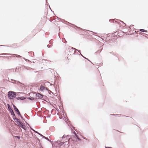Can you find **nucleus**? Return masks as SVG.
<instances>
[{
	"label": "nucleus",
	"instance_id": "obj_1",
	"mask_svg": "<svg viewBox=\"0 0 148 148\" xmlns=\"http://www.w3.org/2000/svg\"><path fill=\"white\" fill-rule=\"evenodd\" d=\"M75 48L72 47H70L67 49L65 53V54L66 56V55L67 59H68L67 55H71L74 54L75 53Z\"/></svg>",
	"mask_w": 148,
	"mask_h": 148
},
{
	"label": "nucleus",
	"instance_id": "obj_2",
	"mask_svg": "<svg viewBox=\"0 0 148 148\" xmlns=\"http://www.w3.org/2000/svg\"><path fill=\"white\" fill-rule=\"evenodd\" d=\"M72 135L71 137L69 139V140L71 139L73 141H77V139L80 140L77 135L75 132H72Z\"/></svg>",
	"mask_w": 148,
	"mask_h": 148
},
{
	"label": "nucleus",
	"instance_id": "obj_3",
	"mask_svg": "<svg viewBox=\"0 0 148 148\" xmlns=\"http://www.w3.org/2000/svg\"><path fill=\"white\" fill-rule=\"evenodd\" d=\"M16 94L15 92L13 91H9L8 92V97L10 99H13L15 97Z\"/></svg>",
	"mask_w": 148,
	"mask_h": 148
},
{
	"label": "nucleus",
	"instance_id": "obj_4",
	"mask_svg": "<svg viewBox=\"0 0 148 148\" xmlns=\"http://www.w3.org/2000/svg\"><path fill=\"white\" fill-rule=\"evenodd\" d=\"M103 49V46H101L100 47L99 49L96 51V53H100L102 50Z\"/></svg>",
	"mask_w": 148,
	"mask_h": 148
},
{
	"label": "nucleus",
	"instance_id": "obj_5",
	"mask_svg": "<svg viewBox=\"0 0 148 148\" xmlns=\"http://www.w3.org/2000/svg\"><path fill=\"white\" fill-rule=\"evenodd\" d=\"M14 110H15V111L17 112V114H18L19 115H21V114H20V113L19 111L18 110V108L15 106L14 107Z\"/></svg>",
	"mask_w": 148,
	"mask_h": 148
},
{
	"label": "nucleus",
	"instance_id": "obj_6",
	"mask_svg": "<svg viewBox=\"0 0 148 148\" xmlns=\"http://www.w3.org/2000/svg\"><path fill=\"white\" fill-rule=\"evenodd\" d=\"M18 124H20V126L21 127L23 128L24 129V128H25L24 125H23L20 122L18 121Z\"/></svg>",
	"mask_w": 148,
	"mask_h": 148
},
{
	"label": "nucleus",
	"instance_id": "obj_7",
	"mask_svg": "<svg viewBox=\"0 0 148 148\" xmlns=\"http://www.w3.org/2000/svg\"><path fill=\"white\" fill-rule=\"evenodd\" d=\"M37 97H38L40 98H42V95L40 93H38L36 94Z\"/></svg>",
	"mask_w": 148,
	"mask_h": 148
},
{
	"label": "nucleus",
	"instance_id": "obj_8",
	"mask_svg": "<svg viewBox=\"0 0 148 148\" xmlns=\"http://www.w3.org/2000/svg\"><path fill=\"white\" fill-rule=\"evenodd\" d=\"M133 25H131L130 26V27H129V28L128 29L129 30H130V29H131V28H132V29L133 30V31H134V27H133Z\"/></svg>",
	"mask_w": 148,
	"mask_h": 148
},
{
	"label": "nucleus",
	"instance_id": "obj_9",
	"mask_svg": "<svg viewBox=\"0 0 148 148\" xmlns=\"http://www.w3.org/2000/svg\"><path fill=\"white\" fill-rule=\"evenodd\" d=\"M45 87L43 86H41L40 88V90H41V91H42L44 90L45 89Z\"/></svg>",
	"mask_w": 148,
	"mask_h": 148
},
{
	"label": "nucleus",
	"instance_id": "obj_10",
	"mask_svg": "<svg viewBox=\"0 0 148 148\" xmlns=\"http://www.w3.org/2000/svg\"><path fill=\"white\" fill-rule=\"evenodd\" d=\"M140 31L141 32H147V31L146 30L144 29H140Z\"/></svg>",
	"mask_w": 148,
	"mask_h": 148
},
{
	"label": "nucleus",
	"instance_id": "obj_11",
	"mask_svg": "<svg viewBox=\"0 0 148 148\" xmlns=\"http://www.w3.org/2000/svg\"><path fill=\"white\" fill-rule=\"evenodd\" d=\"M15 137L17 138L18 139H20V137L19 136H15Z\"/></svg>",
	"mask_w": 148,
	"mask_h": 148
},
{
	"label": "nucleus",
	"instance_id": "obj_12",
	"mask_svg": "<svg viewBox=\"0 0 148 148\" xmlns=\"http://www.w3.org/2000/svg\"><path fill=\"white\" fill-rule=\"evenodd\" d=\"M11 114H12V115L13 114H14V112L12 110Z\"/></svg>",
	"mask_w": 148,
	"mask_h": 148
},
{
	"label": "nucleus",
	"instance_id": "obj_13",
	"mask_svg": "<svg viewBox=\"0 0 148 148\" xmlns=\"http://www.w3.org/2000/svg\"><path fill=\"white\" fill-rule=\"evenodd\" d=\"M5 54H6V53L1 54H0V55H5ZM8 55H11V54H8Z\"/></svg>",
	"mask_w": 148,
	"mask_h": 148
},
{
	"label": "nucleus",
	"instance_id": "obj_14",
	"mask_svg": "<svg viewBox=\"0 0 148 148\" xmlns=\"http://www.w3.org/2000/svg\"><path fill=\"white\" fill-rule=\"evenodd\" d=\"M105 148H112L111 147H105Z\"/></svg>",
	"mask_w": 148,
	"mask_h": 148
},
{
	"label": "nucleus",
	"instance_id": "obj_15",
	"mask_svg": "<svg viewBox=\"0 0 148 148\" xmlns=\"http://www.w3.org/2000/svg\"><path fill=\"white\" fill-rule=\"evenodd\" d=\"M18 56H17V57H20L21 56L19 55H17Z\"/></svg>",
	"mask_w": 148,
	"mask_h": 148
},
{
	"label": "nucleus",
	"instance_id": "obj_16",
	"mask_svg": "<svg viewBox=\"0 0 148 148\" xmlns=\"http://www.w3.org/2000/svg\"><path fill=\"white\" fill-rule=\"evenodd\" d=\"M40 135L41 136H42V137H44V136L42 135H41V134H40Z\"/></svg>",
	"mask_w": 148,
	"mask_h": 148
},
{
	"label": "nucleus",
	"instance_id": "obj_17",
	"mask_svg": "<svg viewBox=\"0 0 148 148\" xmlns=\"http://www.w3.org/2000/svg\"><path fill=\"white\" fill-rule=\"evenodd\" d=\"M131 29H130V30H129V31H130H130H131Z\"/></svg>",
	"mask_w": 148,
	"mask_h": 148
},
{
	"label": "nucleus",
	"instance_id": "obj_18",
	"mask_svg": "<svg viewBox=\"0 0 148 148\" xmlns=\"http://www.w3.org/2000/svg\"><path fill=\"white\" fill-rule=\"evenodd\" d=\"M131 29H130V30H129V31H130H130H131Z\"/></svg>",
	"mask_w": 148,
	"mask_h": 148
}]
</instances>
